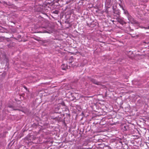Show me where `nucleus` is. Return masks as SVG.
<instances>
[{
    "label": "nucleus",
    "instance_id": "obj_1",
    "mask_svg": "<svg viewBox=\"0 0 149 149\" xmlns=\"http://www.w3.org/2000/svg\"><path fill=\"white\" fill-rule=\"evenodd\" d=\"M92 82H93V83H94V84H98V83L96 81H95V80H93Z\"/></svg>",
    "mask_w": 149,
    "mask_h": 149
},
{
    "label": "nucleus",
    "instance_id": "obj_2",
    "mask_svg": "<svg viewBox=\"0 0 149 149\" xmlns=\"http://www.w3.org/2000/svg\"><path fill=\"white\" fill-rule=\"evenodd\" d=\"M142 28H144L145 29H149V26H148L147 27H141Z\"/></svg>",
    "mask_w": 149,
    "mask_h": 149
},
{
    "label": "nucleus",
    "instance_id": "obj_3",
    "mask_svg": "<svg viewBox=\"0 0 149 149\" xmlns=\"http://www.w3.org/2000/svg\"><path fill=\"white\" fill-rule=\"evenodd\" d=\"M119 5L120 6V7L122 8V9L123 10H125L123 8V7L122 6H121L120 4H119Z\"/></svg>",
    "mask_w": 149,
    "mask_h": 149
},
{
    "label": "nucleus",
    "instance_id": "obj_4",
    "mask_svg": "<svg viewBox=\"0 0 149 149\" xmlns=\"http://www.w3.org/2000/svg\"><path fill=\"white\" fill-rule=\"evenodd\" d=\"M118 21H120V22H122V21L121 19H120V20H118Z\"/></svg>",
    "mask_w": 149,
    "mask_h": 149
},
{
    "label": "nucleus",
    "instance_id": "obj_5",
    "mask_svg": "<svg viewBox=\"0 0 149 149\" xmlns=\"http://www.w3.org/2000/svg\"><path fill=\"white\" fill-rule=\"evenodd\" d=\"M45 32V33H48V32Z\"/></svg>",
    "mask_w": 149,
    "mask_h": 149
},
{
    "label": "nucleus",
    "instance_id": "obj_6",
    "mask_svg": "<svg viewBox=\"0 0 149 149\" xmlns=\"http://www.w3.org/2000/svg\"><path fill=\"white\" fill-rule=\"evenodd\" d=\"M113 10H114V8H113Z\"/></svg>",
    "mask_w": 149,
    "mask_h": 149
}]
</instances>
